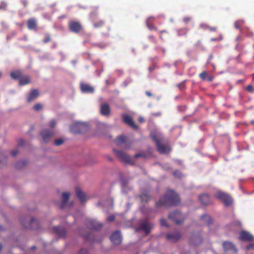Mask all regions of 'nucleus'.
<instances>
[{
	"instance_id": "nucleus-44",
	"label": "nucleus",
	"mask_w": 254,
	"mask_h": 254,
	"mask_svg": "<svg viewBox=\"0 0 254 254\" xmlns=\"http://www.w3.org/2000/svg\"><path fill=\"white\" fill-rule=\"evenodd\" d=\"M149 39L152 42L156 44L157 42V40L155 38V37L152 35H150L148 37Z\"/></svg>"
},
{
	"instance_id": "nucleus-12",
	"label": "nucleus",
	"mask_w": 254,
	"mask_h": 254,
	"mask_svg": "<svg viewBox=\"0 0 254 254\" xmlns=\"http://www.w3.org/2000/svg\"><path fill=\"white\" fill-rule=\"evenodd\" d=\"M152 138L155 142L157 149L159 152L160 153H163L166 152L167 149V147L160 143L159 139L156 135L152 136Z\"/></svg>"
},
{
	"instance_id": "nucleus-5",
	"label": "nucleus",
	"mask_w": 254,
	"mask_h": 254,
	"mask_svg": "<svg viewBox=\"0 0 254 254\" xmlns=\"http://www.w3.org/2000/svg\"><path fill=\"white\" fill-rule=\"evenodd\" d=\"M152 227L153 226L151 223H150L147 220H144L140 223L138 228L136 229V231L142 230L145 232V235H147L150 233Z\"/></svg>"
},
{
	"instance_id": "nucleus-46",
	"label": "nucleus",
	"mask_w": 254,
	"mask_h": 254,
	"mask_svg": "<svg viewBox=\"0 0 254 254\" xmlns=\"http://www.w3.org/2000/svg\"><path fill=\"white\" fill-rule=\"evenodd\" d=\"M247 90L250 92H253L254 91V89L253 87L251 85H248L247 86Z\"/></svg>"
},
{
	"instance_id": "nucleus-43",
	"label": "nucleus",
	"mask_w": 254,
	"mask_h": 254,
	"mask_svg": "<svg viewBox=\"0 0 254 254\" xmlns=\"http://www.w3.org/2000/svg\"><path fill=\"white\" fill-rule=\"evenodd\" d=\"M147 25L148 28L150 30H154L155 31L157 30V28L156 27H155V26H154L153 25H152V24L149 25L148 23H147Z\"/></svg>"
},
{
	"instance_id": "nucleus-15",
	"label": "nucleus",
	"mask_w": 254,
	"mask_h": 254,
	"mask_svg": "<svg viewBox=\"0 0 254 254\" xmlns=\"http://www.w3.org/2000/svg\"><path fill=\"white\" fill-rule=\"evenodd\" d=\"M223 248L225 251H233L235 253H237L238 250L235 246L232 243L225 241L223 243Z\"/></svg>"
},
{
	"instance_id": "nucleus-40",
	"label": "nucleus",
	"mask_w": 254,
	"mask_h": 254,
	"mask_svg": "<svg viewBox=\"0 0 254 254\" xmlns=\"http://www.w3.org/2000/svg\"><path fill=\"white\" fill-rule=\"evenodd\" d=\"M7 6V3L5 2H1L0 4V9L4 10Z\"/></svg>"
},
{
	"instance_id": "nucleus-41",
	"label": "nucleus",
	"mask_w": 254,
	"mask_h": 254,
	"mask_svg": "<svg viewBox=\"0 0 254 254\" xmlns=\"http://www.w3.org/2000/svg\"><path fill=\"white\" fill-rule=\"evenodd\" d=\"M241 23H242V21H237L235 22L234 26L236 29H239L240 28V26Z\"/></svg>"
},
{
	"instance_id": "nucleus-45",
	"label": "nucleus",
	"mask_w": 254,
	"mask_h": 254,
	"mask_svg": "<svg viewBox=\"0 0 254 254\" xmlns=\"http://www.w3.org/2000/svg\"><path fill=\"white\" fill-rule=\"evenodd\" d=\"M115 217L114 215H110L107 218V220L108 222H113L115 220Z\"/></svg>"
},
{
	"instance_id": "nucleus-55",
	"label": "nucleus",
	"mask_w": 254,
	"mask_h": 254,
	"mask_svg": "<svg viewBox=\"0 0 254 254\" xmlns=\"http://www.w3.org/2000/svg\"><path fill=\"white\" fill-rule=\"evenodd\" d=\"M145 94H146L148 97H151V96H152V93H151L150 91H146V92H145Z\"/></svg>"
},
{
	"instance_id": "nucleus-42",
	"label": "nucleus",
	"mask_w": 254,
	"mask_h": 254,
	"mask_svg": "<svg viewBox=\"0 0 254 254\" xmlns=\"http://www.w3.org/2000/svg\"><path fill=\"white\" fill-rule=\"evenodd\" d=\"M56 125V122L55 120H52L49 123V126L51 128L54 127Z\"/></svg>"
},
{
	"instance_id": "nucleus-17",
	"label": "nucleus",
	"mask_w": 254,
	"mask_h": 254,
	"mask_svg": "<svg viewBox=\"0 0 254 254\" xmlns=\"http://www.w3.org/2000/svg\"><path fill=\"white\" fill-rule=\"evenodd\" d=\"M199 199L200 202L204 205L212 203L211 201L209 195L206 193L200 195L199 197Z\"/></svg>"
},
{
	"instance_id": "nucleus-21",
	"label": "nucleus",
	"mask_w": 254,
	"mask_h": 254,
	"mask_svg": "<svg viewBox=\"0 0 254 254\" xmlns=\"http://www.w3.org/2000/svg\"><path fill=\"white\" fill-rule=\"evenodd\" d=\"M81 89L82 92L84 93H92L94 91V88L87 84H82Z\"/></svg>"
},
{
	"instance_id": "nucleus-38",
	"label": "nucleus",
	"mask_w": 254,
	"mask_h": 254,
	"mask_svg": "<svg viewBox=\"0 0 254 254\" xmlns=\"http://www.w3.org/2000/svg\"><path fill=\"white\" fill-rule=\"evenodd\" d=\"M64 143V140L62 139H58L55 140V144L57 146H59Z\"/></svg>"
},
{
	"instance_id": "nucleus-50",
	"label": "nucleus",
	"mask_w": 254,
	"mask_h": 254,
	"mask_svg": "<svg viewBox=\"0 0 254 254\" xmlns=\"http://www.w3.org/2000/svg\"><path fill=\"white\" fill-rule=\"evenodd\" d=\"M18 154V151L17 150H12L11 151V154L13 157H15Z\"/></svg>"
},
{
	"instance_id": "nucleus-24",
	"label": "nucleus",
	"mask_w": 254,
	"mask_h": 254,
	"mask_svg": "<svg viewBox=\"0 0 254 254\" xmlns=\"http://www.w3.org/2000/svg\"><path fill=\"white\" fill-rule=\"evenodd\" d=\"M127 141V137L124 135L119 136L115 140V143L117 145H120L126 143Z\"/></svg>"
},
{
	"instance_id": "nucleus-52",
	"label": "nucleus",
	"mask_w": 254,
	"mask_h": 254,
	"mask_svg": "<svg viewBox=\"0 0 254 254\" xmlns=\"http://www.w3.org/2000/svg\"><path fill=\"white\" fill-rule=\"evenodd\" d=\"M223 37L221 35H220V37L218 38H212L211 41H220L222 40Z\"/></svg>"
},
{
	"instance_id": "nucleus-49",
	"label": "nucleus",
	"mask_w": 254,
	"mask_h": 254,
	"mask_svg": "<svg viewBox=\"0 0 254 254\" xmlns=\"http://www.w3.org/2000/svg\"><path fill=\"white\" fill-rule=\"evenodd\" d=\"M79 254H88V252L86 249H82L79 252Z\"/></svg>"
},
{
	"instance_id": "nucleus-61",
	"label": "nucleus",
	"mask_w": 254,
	"mask_h": 254,
	"mask_svg": "<svg viewBox=\"0 0 254 254\" xmlns=\"http://www.w3.org/2000/svg\"><path fill=\"white\" fill-rule=\"evenodd\" d=\"M2 246L1 244H0V251L2 250Z\"/></svg>"
},
{
	"instance_id": "nucleus-19",
	"label": "nucleus",
	"mask_w": 254,
	"mask_h": 254,
	"mask_svg": "<svg viewBox=\"0 0 254 254\" xmlns=\"http://www.w3.org/2000/svg\"><path fill=\"white\" fill-rule=\"evenodd\" d=\"M75 193L77 197L79 199L81 202H84L86 200V195L79 188L75 189Z\"/></svg>"
},
{
	"instance_id": "nucleus-6",
	"label": "nucleus",
	"mask_w": 254,
	"mask_h": 254,
	"mask_svg": "<svg viewBox=\"0 0 254 254\" xmlns=\"http://www.w3.org/2000/svg\"><path fill=\"white\" fill-rule=\"evenodd\" d=\"M68 28L70 31L74 33L80 32L82 29L81 24L78 21L71 20L68 22Z\"/></svg>"
},
{
	"instance_id": "nucleus-62",
	"label": "nucleus",
	"mask_w": 254,
	"mask_h": 254,
	"mask_svg": "<svg viewBox=\"0 0 254 254\" xmlns=\"http://www.w3.org/2000/svg\"><path fill=\"white\" fill-rule=\"evenodd\" d=\"M122 185H123V186H125L126 184H125V183L124 182H122Z\"/></svg>"
},
{
	"instance_id": "nucleus-18",
	"label": "nucleus",
	"mask_w": 254,
	"mask_h": 254,
	"mask_svg": "<svg viewBox=\"0 0 254 254\" xmlns=\"http://www.w3.org/2000/svg\"><path fill=\"white\" fill-rule=\"evenodd\" d=\"M39 95V92L37 89H32L31 90L29 95L27 98L28 103H30L36 99Z\"/></svg>"
},
{
	"instance_id": "nucleus-26",
	"label": "nucleus",
	"mask_w": 254,
	"mask_h": 254,
	"mask_svg": "<svg viewBox=\"0 0 254 254\" xmlns=\"http://www.w3.org/2000/svg\"><path fill=\"white\" fill-rule=\"evenodd\" d=\"M37 223V221L34 219V218H31L30 220L29 224L28 225H26L24 222L22 221L21 223L22 225L26 228V229H34V227L33 226H32V224L33 223Z\"/></svg>"
},
{
	"instance_id": "nucleus-37",
	"label": "nucleus",
	"mask_w": 254,
	"mask_h": 254,
	"mask_svg": "<svg viewBox=\"0 0 254 254\" xmlns=\"http://www.w3.org/2000/svg\"><path fill=\"white\" fill-rule=\"evenodd\" d=\"M51 40V36L49 34H46L45 38L43 39V42L45 43H47L50 42Z\"/></svg>"
},
{
	"instance_id": "nucleus-33",
	"label": "nucleus",
	"mask_w": 254,
	"mask_h": 254,
	"mask_svg": "<svg viewBox=\"0 0 254 254\" xmlns=\"http://www.w3.org/2000/svg\"><path fill=\"white\" fill-rule=\"evenodd\" d=\"M207 76V73L206 71H204L199 74V77L202 80L206 79Z\"/></svg>"
},
{
	"instance_id": "nucleus-29",
	"label": "nucleus",
	"mask_w": 254,
	"mask_h": 254,
	"mask_svg": "<svg viewBox=\"0 0 254 254\" xmlns=\"http://www.w3.org/2000/svg\"><path fill=\"white\" fill-rule=\"evenodd\" d=\"M21 76V73L19 71H15L10 73L11 77L14 79H20Z\"/></svg>"
},
{
	"instance_id": "nucleus-53",
	"label": "nucleus",
	"mask_w": 254,
	"mask_h": 254,
	"mask_svg": "<svg viewBox=\"0 0 254 254\" xmlns=\"http://www.w3.org/2000/svg\"><path fill=\"white\" fill-rule=\"evenodd\" d=\"M21 3H22L24 7H26L28 5V2L26 0H22Z\"/></svg>"
},
{
	"instance_id": "nucleus-59",
	"label": "nucleus",
	"mask_w": 254,
	"mask_h": 254,
	"mask_svg": "<svg viewBox=\"0 0 254 254\" xmlns=\"http://www.w3.org/2000/svg\"><path fill=\"white\" fill-rule=\"evenodd\" d=\"M35 249H36V247H35V246H33V247H32L31 248V250H35Z\"/></svg>"
},
{
	"instance_id": "nucleus-30",
	"label": "nucleus",
	"mask_w": 254,
	"mask_h": 254,
	"mask_svg": "<svg viewBox=\"0 0 254 254\" xmlns=\"http://www.w3.org/2000/svg\"><path fill=\"white\" fill-rule=\"evenodd\" d=\"M105 21L103 20H100L97 22H95L93 24V26L95 28H99L104 26Z\"/></svg>"
},
{
	"instance_id": "nucleus-9",
	"label": "nucleus",
	"mask_w": 254,
	"mask_h": 254,
	"mask_svg": "<svg viewBox=\"0 0 254 254\" xmlns=\"http://www.w3.org/2000/svg\"><path fill=\"white\" fill-rule=\"evenodd\" d=\"M40 134L45 142L49 141L50 138L55 134V132L53 129H43L40 132Z\"/></svg>"
},
{
	"instance_id": "nucleus-35",
	"label": "nucleus",
	"mask_w": 254,
	"mask_h": 254,
	"mask_svg": "<svg viewBox=\"0 0 254 254\" xmlns=\"http://www.w3.org/2000/svg\"><path fill=\"white\" fill-rule=\"evenodd\" d=\"M98 15V12L96 10H94L90 13V17L92 19H94Z\"/></svg>"
},
{
	"instance_id": "nucleus-11",
	"label": "nucleus",
	"mask_w": 254,
	"mask_h": 254,
	"mask_svg": "<svg viewBox=\"0 0 254 254\" xmlns=\"http://www.w3.org/2000/svg\"><path fill=\"white\" fill-rule=\"evenodd\" d=\"M114 245H119L122 242V236L119 231L114 232L110 238Z\"/></svg>"
},
{
	"instance_id": "nucleus-7",
	"label": "nucleus",
	"mask_w": 254,
	"mask_h": 254,
	"mask_svg": "<svg viewBox=\"0 0 254 254\" xmlns=\"http://www.w3.org/2000/svg\"><path fill=\"white\" fill-rule=\"evenodd\" d=\"M113 151L116 154L117 156L122 161L126 163L133 164V163L131 162L130 157L127 154L124 153V151L116 150L115 149H113Z\"/></svg>"
},
{
	"instance_id": "nucleus-23",
	"label": "nucleus",
	"mask_w": 254,
	"mask_h": 254,
	"mask_svg": "<svg viewBox=\"0 0 254 254\" xmlns=\"http://www.w3.org/2000/svg\"><path fill=\"white\" fill-rule=\"evenodd\" d=\"M70 193L69 192H64L62 194V202L61 207L63 208L67 202L68 201Z\"/></svg>"
},
{
	"instance_id": "nucleus-2",
	"label": "nucleus",
	"mask_w": 254,
	"mask_h": 254,
	"mask_svg": "<svg viewBox=\"0 0 254 254\" xmlns=\"http://www.w3.org/2000/svg\"><path fill=\"white\" fill-rule=\"evenodd\" d=\"M87 125L85 123L81 122H75L70 126L71 132L74 134L81 133L87 130Z\"/></svg>"
},
{
	"instance_id": "nucleus-14",
	"label": "nucleus",
	"mask_w": 254,
	"mask_h": 254,
	"mask_svg": "<svg viewBox=\"0 0 254 254\" xmlns=\"http://www.w3.org/2000/svg\"><path fill=\"white\" fill-rule=\"evenodd\" d=\"M111 113V108L107 103H103L100 105V113L102 115L109 116Z\"/></svg>"
},
{
	"instance_id": "nucleus-10",
	"label": "nucleus",
	"mask_w": 254,
	"mask_h": 254,
	"mask_svg": "<svg viewBox=\"0 0 254 254\" xmlns=\"http://www.w3.org/2000/svg\"><path fill=\"white\" fill-rule=\"evenodd\" d=\"M86 225L89 229L99 230L102 227V224L95 220L88 219L86 220Z\"/></svg>"
},
{
	"instance_id": "nucleus-47",
	"label": "nucleus",
	"mask_w": 254,
	"mask_h": 254,
	"mask_svg": "<svg viewBox=\"0 0 254 254\" xmlns=\"http://www.w3.org/2000/svg\"><path fill=\"white\" fill-rule=\"evenodd\" d=\"M146 156L145 154L144 153H137L134 155V157L136 158L138 157H145Z\"/></svg>"
},
{
	"instance_id": "nucleus-32",
	"label": "nucleus",
	"mask_w": 254,
	"mask_h": 254,
	"mask_svg": "<svg viewBox=\"0 0 254 254\" xmlns=\"http://www.w3.org/2000/svg\"><path fill=\"white\" fill-rule=\"evenodd\" d=\"M43 108V105L41 103H37V104H36L34 106H33V109L36 111H40Z\"/></svg>"
},
{
	"instance_id": "nucleus-27",
	"label": "nucleus",
	"mask_w": 254,
	"mask_h": 254,
	"mask_svg": "<svg viewBox=\"0 0 254 254\" xmlns=\"http://www.w3.org/2000/svg\"><path fill=\"white\" fill-rule=\"evenodd\" d=\"M201 220L206 224L209 225L212 223V219L210 216L204 214L201 217Z\"/></svg>"
},
{
	"instance_id": "nucleus-54",
	"label": "nucleus",
	"mask_w": 254,
	"mask_h": 254,
	"mask_svg": "<svg viewBox=\"0 0 254 254\" xmlns=\"http://www.w3.org/2000/svg\"><path fill=\"white\" fill-rule=\"evenodd\" d=\"M160 33V38L161 39H162V35L163 34V33H167V31L165 30H162L161 31L159 32Z\"/></svg>"
},
{
	"instance_id": "nucleus-3",
	"label": "nucleus",
	"mask_w": 254,
	"mask_h": 254,
	"mask_svg": "<svg viewBox=\"0 0 254 254\" xmlns=\"http://www.w3.org/2000/svg\"><path fill=\"white\" fill-rule=\"evenodd\" d=\"M215 196L227 206L231 205L233 202V199L231 196L223 191H218L216 193Z\"/></svg>"
},
{
	"instance_id": "nucleus-4",
	"label": "nucleus",
	"mask_w": 254,
	"mask_h": 254,
	"mask_svg": "<svg viewBox=\"0 0 254 254\" xmlns=\"http://www.w3.org/2000/svg\"><path fill=\"white\" fill-rule=\"evenodd\" d=\"M168 217L170 219L174 221L177 224L182 223L184 220L182 214L178 211L171 212L169 213Z\"/></svg>"
},
{
	"instance_id": "nucleus-57",
	"label": "nucleus",
	"mask_w": 254,
	"mask_h": 254,
	"mask_svg": "<svg viewBox=\"0 0 254 254\" xmlns=\"http://www.w3.org/2000/svg\"><path fill=\"white\" fill-rule=\"evenodd\" d=\"M206 79H207V80H208L209 81H211L213 79V78L211 76H207Z\"/></svg>"
},
{
	"instance_id": "nucleus-13",
	"label": "nucleus",
	"mask_w": 254,
	"mask_h": 254,
	"mask_svg": "<svg viewBox=\"0 0 254 254\" xmlns=\"http://www.w3.org/2000/svg\"><path fill=\"white\" fill-rule=\"evenodd\" d=\"M123 120L124 123L131 127L132 128L135 129L138 128V126L135 124L134 121L130 116L128 115H123Z\"/></svg>"
},
{
	"instance_id": "nucleus-22",
	"label": "nucleus",
	"mask_w": 254,
	"mask_h": 254,
	"mask_svg": "<svg viewBox=\"0 0 254 254\" xmlns=\"http://www.w3.org/2000/svg\"><path fill=\"white\" fill-rule=\"evenodd\" d=\"M27 27L29 30H33L37 27V21L34 18L29 19L27 21Z\"/></svg>"
},
{
	"instance_id": "nucleus-34",
	"label": "nucleus",
	"mask_w": 254,
	"mask_h": 254,
	"mask_svg": "<svg viewBox=\"0 0 254 254\" xmlns=\"http://www.w3.org/2000/svg\"><path fill=\"white\" fill-rule=\"evenodd\" d=\"M185 82L186 80L183 81V82L180 83L177 85V87L180 89L183 90L185 88L186 85H185Z\"/></svg>"
},
{
	"instance_id": "nucleus-36",
	"label": "nucleus",
	"mask_w": 254,
	"mask_h": 254,
	"mask_svg": "<svg viewBox=\"0 0 254 254\" xmlns=\"http://www.w3.org/2000/svg\"><path fill=\"white\" fill-rule=\"evenodd\" d=\"M160 224L162 226L168 227L167 221L165 219H161L160 220Z\"/></svg>"
},
{
	"instance_id": "nucleus-48",
	"label": "nucleus",
	"mask_w": 254,
	"mask_h": 254,
	"mask_svg": "<svg viewBox=\"0 0 254 254\" xmlns=\"http://www.w3.org/2000/svg\"><path fill=\"white\" fill-rule=\"evenodd\" d=\"M246 249L248 250H251V249H254V244H250L247 246Z\"/></svg>"
},
{
	"instance_id": "nucleus-25",
	"label": "nucleus",
	"mask_w": 254,
	"mask_h": 254,
	"mask_svg": "<svg viewBox=\"0 0 254 254\" xmlns=\"http://www.w3.org/2000/svg\"><path fill=\"white\" fill-rule=\"evenodd\" d=\"M30 82V79L28 76H21L19 79V84L21 86H23L29 84Z\"/></svg>"
},
{
	"instance_id": "nucleus-31",
	"label": "nucleus",
	"mask_w": 254,
	"mask_h": 254,
	"mask_svg": "<svg viewBox=\"0 0 254 254\" xmlns=\"http://www.w3.org/2000/svg\"><path fill=\"white\" fill-rule=\"evenodd\" d=\"M140 197L142 202H146L150 199V196L148 193H146L141 194Z\"/></svg>"
},
{
	"instance_id": "nucleus-8",
	"label": "nucleus",
	"mask_w": 254,
	"mask_h": 254,
	"mask_svg": "<svg viewBox=\"0 0 254 254\" xmlns=\"http://www.w3.org/2000/svg\"><path fill=\"white\" fill-rule=\"evenodd\" d=\"M181 237V233L179 231H175L173 232L168 233L166 235L167 240L172 242L178 241Z\"/></svg>"
},
{
	"instance_id": "nucleus-16",
	"label": "nucleus",
	"mask_w": 254,
	"mask_h": 254,
	"mask_svg": "<svg viewBox=\"0 0 254 254\" xmlns=\"http://www.w3.org/2000/svg\"><path fill=\"white\" fill-rule=\"evenodd\" d=\"M254 237L246 231H242L240 234L239 239L243 241L249 242L253 240Z\"/></svg>"
},
{
	"instance_id": "nucleus-28",
	"label": "nucleus",
	"mask_w": 254,
	"mask_h": 254,
	"mask_svg": "<svg viewBox=\"0 0 254 254\" xmlns=\"http://www.w3.org/2000/svg\"><path fill=\"white\" fill-rule=\"evenodd\" d=\"M200 27L204 30H209L210 31H215L217 30L216 27H210L206 24H201L200 25Z\"/></svg>"
},
{
	"instance_id": "nucleus-39",
	"label": "nucleus",
	"mask_w": 254,
	"mask_h": 254,
	"mask_svg": "<svg viewBox=\"0 0 254 254\" xmlns=\"http://www.w3.org/2000/svg\"><path fill=\"white\" fill-rule=\"evenodd\" d=\"M173 174L174 176L179 178H181V177L182 176V173L178 170L175 171L173 173Z\"/></svg>"
},
{
	"instance_id": "nucleus-63",
	"label": "nucleus",
	"mask_w": 254,
	"mask_h": 254,
	"mask_svg": "<svg viewBox=\"0 0 254 254\" xmlns=\"http://www.w3.org/2000/svg\"><path fill=\"white\" fill-rule=\"evenodd\" d=\"M1 75H2L1 72L0 71V77L1 76Z\"/></svg>"
},
{
	"instance_id": "nucleus-60",
	"label": "nucleus",
	"mask_w": 254,
	"mask_h": 254,
	"mask_svg": "<svg viewBox=\"0 0 254 254\" xmlns=\"http://www.w3.org/2000/svg\"><path fill=\"white\" fill-rule=\"evenodd\" d=\"M149 70L150 71H152L153 70V68H152V67H150L149 68Z\"/></svg>"
},
{
	"instance_id": "nucleus-20",
	"label": "nucleus",
	"mask_w": 254,
	"mask_h": 254,
	"mask_svg": "<svg viewBox=\"0 0 254 254\" xmlns=\"http://www.w3.org/2000/svg\"><path fill=\"white\" fill-rule=\"evenodd\" d=\"M55 233L59 235V236L64 238L66 236V231L63 228L59 226H55L53 228Z\"/></svg>"
},
{
	"instance_id": "nucleus-51",
	"label": "nucleus",
	"mask_w": 254,
	"mask_h": 254,
	"mask_svg": "<svg viewBox=\"0 0 254 254\" xmlns=\"http://www.w3.org/2000/svg\"><path fill=\"white\" fill-rule=\"evenodd\" d=\"M25 142L22 139H19L18 141V145L19 146H22L24 144Z\"/></svg>"
},
{
	"instance_id": "nucleus-1",
	"label": "nucleus",
	"mask_w": 254,
	"mask_h": 254,
	"mask_svg": "<svg viewBox=\"0 0 254 254\" xmlns=\"http://www.w3.org/2000/svg\"><path fill=\"white\" fill-rule=\"evenodd\" d=\"M180 202V198L179 195L174 190H167L162 199L157 201L155 206L156 207L160 206H171L176 205Z\"/></svg>"
},
{
	"instance_id": "nucleus-56",
	"label": "nucleus",
	"mask_w": 254,
	"mask_h": 254,
	"mask_svg": "<svg viewBox=\"0 0 254 254\" xmlns=\"http://www.w3.org/2000/svg\"><path fill=\"white\" fill-rule=\"evenodd\" d=\"M190 20V18H189V17H185L184 19V21L186 22V23H187V22H189Z\"/></svg>"
},
{
	"instance_id": "nucleus-58",
	"label": "nucleus",
	"mask_w": 254,
	"mask_h": 254,
	"mask_svg": "<svg viewBox=\"0 0 254 254\" xmlns=\"http://www.w3.org/2000/svg\"><path fill=\"white\" fill-rule=\"evenodd\" d=\"M90 234L87 235L85 237V239H88L90 237Z\"/></svg>"
}]
</instances>
